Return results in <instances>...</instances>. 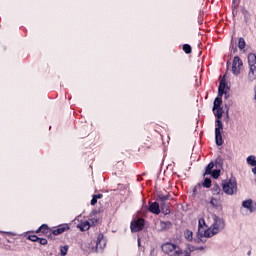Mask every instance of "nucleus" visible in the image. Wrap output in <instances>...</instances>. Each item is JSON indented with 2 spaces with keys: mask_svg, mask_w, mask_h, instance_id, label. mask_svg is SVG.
<instances>
[{
  "mask_svg": "<svg viewBox=\"0 0 256 256\" xmlns=\"http://www.w3.org/2000/svg\"><path fill=\"white\" fill-rule=\"evenodd\" d=\"M161 249L165 255L169 256H190L191 253L187 250H181V247L171 242H166L161 246Z\"/></svg>",
  "mask_w": 256,
  "mask_h": 256,
  "instance_id": "nucleus-1",
  "label": "nucleus"
},
{
  "mask_svg": "<svg viewBox=\"0 0 256 256\" xmlns=\"http://www.w3.org/2000/svg\"><path fill=\"white\" fill-rule=\"evenodd\" d=\"M212 221V225L204 232V237L206 238H211L217 235V233H219V231L223 230L225 227V222H223V220L215 214L212 215Z\"/></svg>",
  "mask_w": 256,
  "mask_h": 256,
  "instance_id": "nucleus-2",
  "label": "nucleus"
},
{
  "mask_svg": "<svg viewBox=\"0 0 256 256\" xmlns=\"http://www.w3.org/2000/svg\"><path fill=\"white\" fill-rule=\"evenodd\" d=\"M248 63L250 70L248 72V80L249 81H255L256 80V55L255 54H249L248 55Z\"/></svg>",
  "mask_w": 256,
  "mask_h": 256,
  "instance_id": "nucleus-3",
  "label": "nucleus"
},
{
  "mask_svg": "<svg viewBox=\"0 0 256 256\" xmlns=\"http://www.w3.org/2000/svg\"><path fill=\"white\" fill-rule=\"evenodd\" d=\"M222 188L226 195H235V193H237V181H235V179H230L223 183Z\"/></svg>",
  "mask_w": 256,
  "mask_h": 256,
  "instance_id": "nucleus-4",
  "label": "nucleus"
},
{
  "mask_svg": "<svg viewBox=\"0 0 256 256\" xmlns=\"http://www.w3.org/2000/svg\"><path fill=\"white\" fill-rule=\"evenodd\" d=\"M241 67H243V61L241 60V58H239V56L234 57L232 63V73L234 75H240Z\"/></svg>",
  "mask_w": 256,
  "mask_h": 256,
  "instance_id": "nucleus-5",
  "label": "nucleus"
},
{
  "mask_svg": "<svg viewBox=\"0 0 256 256\" xmlns=\"http://www.w3.org/2000/svg\"><path fill=\"white\" fill-rule=\"evenodd\" d=\"M131 231L133 233H137L138 231H142V229L145 227V220L140 218L136 221H133L131 223Z\"/></svg>",
  "mask_w": 256,
  "mask_h": 256,
  "instance_id": "nucleus-6",
  "label": "nucleus"
},
{
  "mask_svg": "<svg viewBox=\"0 0 256 256\" xmlns=\"http://www.w3.org/2000/svg\"><path fill=\"white\" fill-rule=\"evenodd\" d=\"M107 245V240L105 239V236L103 234H99L96 241V251H99V249H103Z\"/></svg>",
  "mask_w": 256,
  "mask_h": 256,
  "instance_id": "nucleus-7",
  "label": "nucleus"
},
{
  "mask_svg": "<svg viewBox=\"0 0 256 256\" xmlns=\"http://www.w3.org/2000/svg\"><path fill=\"white\" fill-rule=\"evenodd\" d=\"M242 207H244V209H247V211H249V213H253V211H255V209H256L255 203H253L252 199L243 201Z\"/></svg>",
  "mask_w": 256,
  "mask_h": 256,
  "instance_id": "nucleus-8",
  "label": "nucleus"
},
{
  "mask_svg": "<svg viewBox=\"0 0 256 256\" xmlns=\"http://www.w3.org/2000/svg\"><path fill=\"white\" fill-rule=\"evenodd\" d=\"M148 211H150V213H153L154 215H159V213H161V209L159 208V203L157 202H153L150 204Z\"/></svg>",
  "mask_w": 256,
  "mask_h": 256,
  "instance_id": "nucleus-9",
  "label": "nucleus"
},
{
  "mask_svg": "<svg viewBox=\"0 0 256 256\" xmlns=\"http://www.w3.org/2000/svg\"><path fill=\"white\" fill-rule=\"evenodd\" d=\"M159 231H167V229H171L173 227V224L169 221H161L158 225Z\"/></svg>",
  "mask_w": 256,
  "mask_h": 256,
  "instance_id": "nucleus-10",
  "label": "nucleus"
},
{
  "mask_svg": "<svg viewBox=\"0 0 256 256\" xmlns=\"http://www.w3.org/2000/svg\"><path fill=\"white\" fill-rule=\"evenodd\" d=\"M203 225H205V219L201 218L198 224V235H200V237H205V228Z\"/></svg>",
  "mask_w": 256,
  "mask_h": 256,
  "instance_id": "nucleus-11",
  "label": "nucleus"
},
{
  "mask_svg": "<svg viewBox=\"0 0 256 256\" xmlns=\"http://www.w3.org/2000/svg\"><path fill=\"white\" fill-rule=\"evenodd\" d=\"M69 229V226H59L57 229L53 230V235H61L62 233H65Z\"/></svg>",
  "mask_w": 256,
  "mask_h": 256,
  "instance_id": "nucleus-12",
  "label": "nucleus"
},
{
  "mask_svg": "<svg viewBox=\"0 0 256 256\" xmlns=\"http://www.w3.org/2000/svg\"><path fill=\"white\" fill-rule=\"evenodd\" d=\"M225 87H227V84H225L224 80H221L218 88L219 97H223V94L225 93Z\"/></svg>",
  "mask_w": 256,
  "mask_h": 256,
  "instance_id": "nucleus-13",
  "label": "nucleus"
},
{
  "mask_svg": "<svg viewBox=\"0 0 256 256\" xmlns=\"http://www.w3.org/2000/svg\"><path fill=\"white\" fill-rule=\"evenodd\" d=\"M221 133L222 132H215V141L218 147H221V145H223V136L221 135Z\"/></svg>",
  "mask_w": 256,
  "mask_h": 256,
  "instance_id": "nucleus-14",
  "label": "nucleus"
},
{
  "mask_svg": "<svg viewBox=\"0 0 256 256\" xmlns=\"http://www.w3.org/2000/svg\"><path fill=\"white\" fill-rule=\"evenodd\" d=\"M78 227L82 231H89V229H91V224H89V221H85L79 224Z\"/></svg>",
  "mask_w": 256,
  "mask_h": 256,
  "instance_id": "nucleus-15",
  "label": "nucleus"
},
{
  "mask_svg": "<svg viewBox=\"0 0 256 256\" xmlns=\"http://www.w3.org/2000/svg\"><path fill=\"white\" fill-rule=\"evenodd\" d=\"M215 132H223V122L221 121V119H216Z\"/></svg>",
  "mask_w": 256,
  "mask_h": 256,
  "instance_id": "nucleus-16",
  "label": "nucleus"
},
{
  "mask_svg": "<svg viewBox=\"0 0 256 256\" xmlns=\"http://www.w3.org/2000/svg\"><path fill=\"white\" fill-rule=\"evenodd\" d=\"M221 97H223V96H219V94H218V97L214 100V106H213L214 109L221 108V104L223 103V100Z\"/></svg>",
  "mask_w": 256,
  "mask_h": 256,
  "instance_id": "nucleus-17",
  "label": "nucleus"
},
{
  "mask_svg": "<svg viewBox=\"0 0 256 256\" xmlns=\"http://www.w3.org/2000/svg\"><path fill=\"white\" fill-rule=\"evenodd\" d=\"M161 210L164 215H169L171 213V210L169 209V205L165 204V202H162L161 204Z\"/></svg>",
  "mask_w": 256,
  "mask_h": 256,
  "instance_id": "nucleus-18",
  "label": "nucleus"
},
{
  "mask_svg": "<svg viewBox=\"0 0 256 256\" xmlns=\"http://www.w3.org/2000/svg\"><path fill=\"white\" fill-rule=\"evenodd\" d=\"M213 111L217 119H221L223 117V108H213Z\"/></svg>",
  "mask_w": 256,
  "mask_h": 256,
  "instance_id": "nucleus-19",
  "label": "nucleus"
},
{
  "mask_svg": "<svg viewBox=\"0 0 256 256\" xmlns=\"http://www.w3.org/2000/svg\"><path fill=\"white\" fill-rule=\"evenodd\" d=\"M247 163L248 165H251V167H256V157L255 155H251L247 157Z\"/></svg>",
  "mask_w": 256,
  "mask_h": 256,
  "instance_id": "nucleus-20",
  "label": "nucleus"
},
{
  "mask_svg": "<svg viewBox=\"0 0 256 256\" xmlns=\"http://www.w3.org/2000/svg\"><path fill=\"white\" fill-rule=\"evenodd\" d=\"M184 237L187 241H193V232L191 230H185Z\"/></svg>",
  "mask_w": 256,
  "mask_h": 256,
  "instance_id": "nucleus-21",
  "label": "nucleus"
},
{
  "mask_svg": "<svg viewBox=\"0 0 256 256\" xmlns=\"http://www.w3.org/2000/svg\"><path fill=\"white\" fill-rule=\"evenodd\" d=\"M213 167H215V164L213 162H210L205 171V175H211V171H213Z\"/></svg>",
  "mask_w": 256,
  "mask_h": 256,
  "instance_id": "nucleus-22",
  "label": "nucleus"
},
{
  "mask_svg": "<svg viewBox=\"0 0 256 256\" xmlns=\"http://www.w3.org/2000/svg\"><path fill=\"white\" fill-rule=\"evenodd\" d=\"M212 193L213 195H219V193H221V187H219L217 184H214L212 187Z\"/></svg>",
  "mask_w": 256,
  "mask_h": 256,
  "instance_id": "nucleus-23",
  "label": "nucleus"
},
{
  "mask_svg": "<svg viewBox=\"0 0 256 256\" xmlns=\"http://www.w3.org/2000/svg\"><path fill=\"white\" fill-rule=\"evenodd\" d=\"M39 232L44 234L49 233V226H47L46 224H43L42 226H40L38 233Z\"/></svg>",
  "mask_w": 256,
  "mask_h": 256,
  "instance_id": "nucleus-24",
  "label": "nucleus"
},
{
  "mask_svg": "<svg viewBox=\"0 0 256 256\" xmlns=\"http://www.w3.org/2000/svg\"><path fill=\"white\" fill-rule=\"evenodd\" d=\"M183 51L187 54V55H190L192 49H191V45L189 44H184L183 45Z\"/></svg>",
  "mask_w": 256,
  "mask_h": 256,
  "instance_id": "nucleus-25",
  "label": "nucleus"
},
{
  "mask_svg": "<svg viewBox=\"0 0 256 256\" xmlns=\"http://www.w3.org/2000/svg\"><path fill=\"white\" fill-rule=\"evenodd\" d=\"M67 251H69V246H61L60 247V253L62 256L67 255Z\"/></svg>",
  "mask_w": 256,
  "mask_h": 256,
  "instance_id": "nucleus-26",
  "label": "nucleus"
},
{
  "mask_svg": "<svg viewBox=\"0 0 256 256\" xmlns=\"http://www.w3.org/2000/svg\"><path fill=\"white\" fill-rule=\"evenodd\" d=\"M238 47L241 50L245 49V39L239 38Z\"/></svg>",
  "mask_w": 256,
  "mask_h": 256,
  "instance_id": "nucleus-27",
  "label": "nucleus"
},
{
  "mask_svg": "<svg viewBox=\"0 0 256 256\" xmlns=\"http://www.w3.org/2000/svg\"><path fill=\"white\" fill-rule=\"evenodd\" d=\"M203 187H206V189H209V187H211V179L206 178L204 180Z\"/></svg>",
  "mask_w": 256,
  "mask_h": 256,
  "instance_id": "nucleus-28",
  "label": "nucleus"
},
{
  "mask_svg": "<svg viewBox=\"0 0 256 256\" xmlns=\"http://www.w3.org/2000/svg\"><path fill=\"white\" fill-rule=\"evenodd\" d=\"M160 201H162V203H165V201H167V199H169V195H165V194H159L158 195Z\"/></svg>",
  "mask_w": 256,
  "mask_h": 256,
  "instance_id": "nucleus-29",
  "label": "nucleus"
},
{
  "mask_svg": "<svg viewBox=\"0 0 256 256\" xmlns=\"http://www.w3.org/2000/svg\"><path fill=\"white\" fill-rule=\"evenodd\" d=\"M219 175H221V171H220V170H214V171L212 172V177H213L214 179H219Z\"/></svg>",
  "mask_w": 256,
  "mask_h": 256,
  "instance_id": "nucleus-30",
  "label": "nucleus"
},
{
  "mask_svg": "<svg viewBox=\"0 0 256 256\" xmlns=\"http://www.w3.org/2000/svg\"><path fill=\"white\" fill-rule=\"evenodd\" d=\"M210 205H212V207H219V201H217L215 198H212L210 200Z\"/></svg>",
  "mask_w": 256,
  "mask_h": 256,
  "instance_id": "nucleus-31",
  "label": "nucleus"
},
{
  "mask_svg": "<svg viewBox=\"0 0 256 256\" xmlns=\"http://www.w3.org/2000/svg\"><path fill=\"white\" fill-rule=\"evenodd\" d=\"M28 239H29L30 241H32L33 243L39 241V237H37V236H35V235L29 236Z\"/></svg>",
  "mask_w": 256,
  "mask_h": 256,
  "instance_id": "nucleus-32",
  "label": "nucleus"
},
{
  "mask_svg": "<svg viewBox=\"0 0 256 256\" xmlns=\"http://www.w3.org/2000/svg\"><path fill=\"white\" fill-rule=\"evenodd\" d=\"M38 241H39L40 245H47V239H45V238H39Z\"/></svg>",
  "mask_w": 256,
  "mask_h": 256,
  "instance_id": "nucleus-33",
  "label": "nucleus"
},
{
  "mask_svg": "<svg viewBox=\"0 0 256 256\" xmlns=\"http://www.w3.org/2000/svg\"><path fill=\"white\" fill-rule=\"evenodd\" d=\"M91 205H97V198L95 197V195H93L92 197Z\"/></svg>",
  "mask_w": 256,
  "mask_h": 256,
  "instance_id": "nucleus-34",
  "label": "nucleus"
},
{
  "mask_svg": "<svg viewBox=\"0 0 256 256\" xmlns=\"http://www.w3.org/2000/svg\"><path fill=\"white\" fill-rule=\"evenodd\" d=\"M95 198L97 199H102L103 198V194H96L94 195Z\"/></svg>",
  "mask_w": 256,
  "mask_h": 256,
  "instance_id": "nucleus-35",
  "label": "nucleus"
},
{
  "mask_svg": "<svg viewBox=\"0 0 256 256\" xmlns=\"http://www.w3.org/2000/svg\"><path fill=\"white\" fill-rule=\"evenodd\" d=\"M252 173H253L254 175H256V166H255L254 168H252Z\"/></svg>",
  "mask_w": 256,
  "mask_h": 256,
  "instance_id": "nucleus-36",
  "label": "nucleus"
},
{
  "mask_svg": "<svg viewBox=\"0 0 256 256\" xmlns=\"http://www.w3.org/2000/svg\"><path fill=\"white\" fill-rule=\"evenodd\" d=\"M246 21H249V16L245 15Z\"/></svg>",
  "mask_w": 256,
  "mask_h": 256,
  "instance_id": "nucleus-37",
  "label": "nucleus"
},
{
  "mask_svg": "<svg viewBox=\"0 0 256 256\" xmlns=\"http://www.w3.org/2000/svg\"><path fill=\"white\" fill-rule=\"evenodd\" d=\"M138 245H141V242H138Z\"/></svg>",
  "mask_w": 256,
  "mask_h": 256,
  "instance_id": "nucleus-38",
  "label": "nucleus"
},
{
  "mask_svg": "<svg viewBox=\"0 0 256 256\" xmlns=\"http://www.w3.org/2000/svg\"><path fill=\"white\" fill-rule=\"evenodd\" d=\"M248 255H251V252H248Z\"/></svg>",
  "mask_w": 256,
  "mask_h": 256,
  "instance_id": "nucleus-39",
  "label": "nucleus"
}]
</instances>
